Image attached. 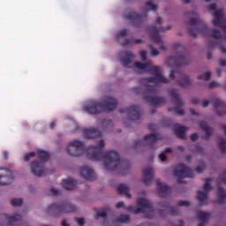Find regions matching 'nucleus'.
<instances>
[{"label":"nucleus","instance_id":"obj_1","mask_svg":"<svg viewBox=\"0 0 226 226\" xmlns=\"http://www.w3.org/2000/svg\"><path fill=\"white\" fill-rule=\"evenodd\" d=\"M103 147H105V142L101 140L97 147L90 148L95 154L94 160H100V162H102L105 169L114 170L119 165V155L116 152L100 153Z\"/></svg>","mask_w":226,"mask_h":226},{"label":"nucleus","instance_id":"obj_2","mask_svg":"<svg viewBox=\"0 0 226 226\" xmlns=\"http://www.w3.org/2000/svg\"><path fill=\"white\" fill-rule=\"evenodd\" d=\"M117 106V102L114 98L108 97L101 104L95 101H87L83 105L84 112L87 114H98L102 111V109L105 110H114Z\"/></svg>","mask_w":226,"mask_h":226},{"label":"nucleus","instance_id":"obj_3","mask_svg":"<svg viewBox=\"0 0 226 226\" xmlns=\"http://www.w3.org/2000/svg\"><path fill=\"white\" fill-rule=\"evenodd\" d=\"M39 158L41 162L35 161L30 164V172L36 176L37 177H41L47 174V170L45 169V162L49 160V153L40 150Z\"/></svg>","mask_w":226,"mask_h":226},{"label":"nucleus","instance_id":"obj_4","mask_svg":"<svg viewBox=\"0 0 226 226\" xmlns=\"http://www.w3.org/2000/svg\"><path fill=\"white\" fill-rule=\"evenodd\" d=\"M83 147L84 143L79 139H75L68 145L66 151L70 156H80Z\"/></svg>","mask_w":226,"mask_h":226},{"label":"nucleus","instance_id":"obj_5","mask_svg":"<svg viewBox=\"0 0 226 226\" xmlns=\"http://www.w3.org/2000/svg\"><path fill=\"white\" fill-rule=\"evenodd\" d=\"M13 179H15V177L11 171L4 168H0V186L11 185Z\"/></svg>","mask_w":226,"mask_h":226},{"label":"nucleus","instance_id":"obj_6","mask_svg":"<svg viewBox=\"0 0 226 226\" xmlns=\"http://www.w3.org/2000/svg\"><path fill=\"white\" fill-rule=\"evenodd\" d=\"M22 220V215L19 213L13 214L11 215L7 214L0 215V225L1 226H10L15 222Z\"/></svg>","mask_w":226,"mask_h":226},{"label":"nucleus","instance_id":"obj_7","mask_svg":"<svg viewBox=\"0 0 226 226\" xmlns=\"http://www.w3.org/2000/svg\"><path fill=\"white\" fill-rule=\"evenodd\" d=\"M213 180L211 178H207L205 180V185L202 191H199L197 194V199L199 200L201 206H204L207 202V192L211 190V183Z\"/></svg>","mask_w":226,"mask_h":226},{"label":"nucleus","instance_id":"obj_8","mask_svg":"<svg viewBox=\"0 0 226 226\" xmlns=\"http://www.w3.org/2000/svg\"><path fill=\"white\" fill-rule=\"evenodd\" d=\"M48 211H54V213H56L57 215H61L62 213H72V211H75V207L71 204H53L48 207Z\"/></svg>","mask_w":226,"mask_h":226},{"label":"nucleus","instance_id":"obj_9","mask_svg":"<svg viewBox=\"0 0 226 226\" xmlns=\"http://www.w3.org/2000/svg\"><path fill=\"white\" fill-rule=\"evenodd\" d=\"M209 11H213L214 15V20L213 25L214 26H222V23L223 22V11L222 9H218L216 7V4H212L208 6Z\"/></svg>","mask_w":226,"mask_h":226},{"label":"nucleus","instance_id":"obj_10","mask_svg":"<svg viewBox=\"0 0 226 226\" xmlns=\"http://www.w3.org/2000/svg\"><path fill=\"white\" fill-rule=\"evenodd\" d=\"M138 207L135 208L133 207H129L131 213H134V215H139V213H144L149 206H151V202L148 201L146 198L139 199L137 203Z\"/></svg>","mask_w":226,"mask_h":226},{"label":"nucleus","instance_id":"obj_11","mask_svg":"<svg viewBox=\"0 0 226 226\" xmlns=\"http://www.w3.org/2000/svg\"><path fill=\"white\" fill-rule=\"evenodd\" d=\"M174 176L178 177L179 183H181V178L183 177H192L193 175L192 174V170L186 168V166L180 165L175 168Z\"/></svg>","mask_w":226,"mask_h":226},{"label":"nucleus","instance_id":"obj_12","mask_svg":"<svg viewBox=\"0 0 226 226\" xmlns=\"http://www.w3.org/2000/svg\"><path fill=\"white\" fill-rule=\"evenodd\" d=\"M154 78L150 79V82H154V84H161L162 82H167V79L163 78V74H162V69L160 67H154Z\"/></svg>","mask_w":226,"mask_h":226},{"label":"nucleus","instance_id":"obj_13","mask_svg":"<svg viewBox=\"0 0 226 226\" xmlns=\"http://www.w3.org/2000/svg\"><path fill=\"white\" fill-rule=\"evenodd\" d=\"M153 168L151 167H147L143 170V178H142V183H144V185H148L149 181H151V179H153Z\"/></svg>","mask_w":226,"mask_h":226},{"label":"nucleus","instance_id":"obj_14","mask_svg":"<svg viewBox=\"0 0 226 226\" xmlns=\"http://www.w3.org/2000/svg\"><path fill=\"white\" fill-rule=\"evenodd\" d=\"M79 174L85 179H90L93 176V170L88 166H84L80 169Z\"/></svg>","mask_w":226,"mask_h":226},{"label":"nucleus","instance_id":"obj_15","mask_svg":"<svg viewBox=\"0 0 226 226\" xmlns=\"http://www.w3.org/2000/svg\"><path fill=\"white\" fill-rule=\"evenodd\" d=\"M133 57H135L133 56V53H132V52L124 53V59L121 61L122 65H124V68H130V64H131L132 59H133Z\"/></svg>","mask_w":226,"mask_h":226},{"label":"nucleus","instance_id":"obj_16","mask_svg":"<svg viewBox=\"0 0 226 226\" xmlns=\"http://www.w3.org/2000/svg\"><path fill=\"white\" fill-rule=\"evenodd\" d=\"M62 186L66 190H73L75 188V181L72 178L64 179L62 181Z\"/></svg>","mask_w":226,"mask_h":226},{"label":"nucleus","instance_id":"obj_17","mask_svg":"<svg viewBox=\"0 0 226 226\" xmlns=\"http://www.w3.org/2000/svg\"><path fill=\"white\" fill-rule=\"evenodd\" d=\"M100 135V132H96L95 129H87L85 132L86 139H94Z\"/></svg>","mask_w":226,"mask_h":226},{"label":"nucleus","instance_id":"obj_18","mask_svg":"<svg viewBox=\"0 0 226 226\" xmlns=\"http://www.w3.org/2000/svg\"><path fill=\"white\" fill-rule=\"evenodd\" d=\"M150 63H147L146 64H142L139 62L134 63V68H136V70H139V72H146V70H147V68L149 67Z\"/></svg>","mask_w":226,"mask_h":226},{"label":"nucleus","instance_id":"obj_19","mask_svg":"<svg viewBox=\"0 0 226 226\" xmlns=\"http://www.w3.org/2000/svg\"><path fill=\"white\" fill-rule=\"evenodd\" d=\"M24 203V200L20 198H13L11 200V205L13 206V207H19V206H22Z\"/></svg>","mask_w":226,"mask_h":226},{"label":"nucleus","instance_id":"obj_20","mask_svg":"<svg viewBox=\"0 0 226 226\" xmlns=\"http://www.w3.org/2000/svg\"><path fill=\"white\" fill-rule=\"evenodd\" d=\"M145 140L147 143L154 142L155 140H158V136L156 134H150L145 137Z\"/></svg>","mask_w":226,"mask_h":226},{"label":"nucleus","instance_id":"obj_21","mask_svg":"<svg viewBox=\"0 0 226 226\" xmlns=\"http://www.w3.org/2000/svg\"><path fill=\"white\" fill-rule=\"evenodd\" d=\"M151 37L154 41L160 42L162 41V37L158 34V31L154 30V32L151 34Z\"/></svg>","mask_w":226,"mask_h":226},{"label":"nucleus","instance_id":"obj_22","mask_svg":"<svg viewBox=\"0 0 226 226\" xmlns=\"http://www.w3.org/2000/svg\"><path fill=\"white\" fill-rule=\"evenodd\" d=\"M198 216H199V219L200 220V222H205L206 220H208L209 214L205 213V212H199Z\"/></svg>","mask_w":226,"mask_h":226},{"label":"nucleus","instance_id":"obj_23","mask_svg":"<svg viewBox=\"0 0 226 226\" xmlns=\"http://www.w3.org/2000/svg\"><path fill=\"white\" fill-rule=\"evenodd\" d=\"M218 195L220 197L219 202H223V199L226 198V192L223 190V188H219Z\"/></svg>","mask_w":226,"mask_h":226},{"label":"nucleus","instance_id":"obj_24","mask_svg":"<svg viewBox=\"0 0 226 226\" xmlns=\"http://www.w3.org/2000/svg\"><path fill=\"white\" fill-rule=\"evenodd\" d=\"M118 192L120 193H124L125 195H128V186L126 185H118Z\"/></svg>","mask_w":226,"mask_h":226},{"label":"nucleus","instance_id":"obj_25","mask_svg":"<svg viewBox=\"0 0 226 226\" xmlns=\"http://www.w3.org/2000/svg\"><path fill=\"white\" fill-rule=\"evenodd\" d=\"M157 186L159 187V190H161V192H168L169 191V186H167L165 184H162L160 181H157Z\"/></svg>","mask_w":226,"mask_h":226},{"label":"nucleus","instance_id":"obj_26","mask_svg":"<svg viewBox=\"0 0 226 226\" xmlns=\"http://www.w3.org/2000/svg\"><path fill=\"white\" fill-rule=\"evenodd\" d=\"M215 109H223V107H225V103H223L222 101L215 99Z\"/></svg>","mask_w":226,"mask_h":226},{"label":"nucleus","instance_id":"obj_27","mask_svg":"<svg viewBox=\"0 0 226 226\" xmlns=\"http://www.w3.org/2000/svg\"><path fill=\"white\" fill-rule=\"evenodd\" d=\"M35 156H36V153L30 152V153L24 155V161L25 162H29L31 158H34Z\"/></svg>","mask_w":226,"mask_h":226},{"label":"nucleus","instance_id":"obj_28","mask_svg":"<svg viewBox=\"0 0 226 226\" xmlns=\"http://www.w3.org/2000/svg\"><path fill=\"white\" fill-rule=\"evenodd\" d=\"M185 127H183L181 125H176V127H175V132L178 135H183V133H185Z\"/></svg>","mask_w":226,"mask_h":226},{"label":"nucleus","instance_id":"obj_29","mask_svg":"<svg viewBox=\"0 0 226 226\" xmlns=\"http://www.w3.org/2000/svg\"><path fill=\"white\" fill-rule=\"evenodd\" d=\"M146 6L147 8V10H150L152 11H154V10H156V4H153V2H147L146 4Z\"/></svg>","mask_w":226,"mask_h":226},{"label":"nucleus","instance_id":"obj_30","mask_svg":"<svg viewBox=\"0 0 226 226\" xmlns=\"http://www.w3.org/2000/svg\"><path fill=\"white\" fill-rule=\"evenodd\" d=\"M130 220V217L128 215H121L118 219V222L120 223H126Z\"/></svg>","mask_w":226,"mask_h":226},{"label":"nucleus","instance_id":"obj_31","mask_svg":"<svg viewBox=\"0 0 226 226\" xmlns=\"http://www.w3.org/2000/svg\"><path fill=\"white\" fill-rule=\"evenodd\" d=\"M209 77H211V73L207 72L203 75H200L199 79H200L201 80H209Z\"/></svg>","mask_w":226,"mask_h":226},{"label":"nucleus","instance_id":"obj_32","mask_svg":"<svg viewBox=\"0 0 226 226\" xmlns=\"http://www.w3.org/2000/svg\"><path fill=\"white\" fill-rule=\"evenodd\" d=\"M177 206L179 207H188V206H190V202L189 201H186V200H181V201H178V204H177Z\"/></svg>","mask_w":226,"mask_h":226},{"label":"nucleus","instance_id":"obj_33","mask_svg":"<svg viewBox=\"0 0 226 226\" xmlns=\"http://www.w3.org/2000/svg\"><path fill=\"white\" fill-rule=\"evenodd\" d=\"M106 216H107V212L100 211V212L97 213L96 219L105 218Z\"/></svg>","mask_w":226,"mask_h":226},{"label":"nucleus","instance_id":"obj_34","mask_svg":"<svg viewBox=\"0 0 226 226\" xmlns=\"http://www.w3.org/2000/svg\"><path fill=\"white\" fill-rule=\"evenodd\" d=\"M128 33L127 30H121L120 32H118V34H117V38H121L123 36H126V34Z\"/></svg>","mask_w":226,"mask_h":226},{"label":"nucleus","instance_id":"obj_35","mask_svg":"<svg viewBox=\"0 0 226 226\" xmlns=\"http://www.w3.org/2000/svg\"><path fill=\"white\" fill-rule=\"evenodd\" d=\"M146 56H147V53L145 50L139 51L141 61H146Z\"/></svg>","mask_w":226,"mask_h":226},{"label":"nucleus","instance_id":"obj_36","mask_svg":"<svg viewBox=\"0 0 226 226\" xmlns=\"http://www.w3.org/2000/svg\"><path fill=\"white\" fill-rule=\"evenodd\" d=\"M167 64H169L170 66H176V59L174 58L168 59Z\"/></svg>","mask_w":226,"mask_h":226},{"label":"nucleus","instance_id":"obj_37","mask_svg":"<svg viewBox=\"0 0 226 226\" xmlns=\"http://www.w3.org/2000/svg\"><path fill=\"white\" fill-rule=\"evenodd\" d=\"M160 52H158V49L152 48L151 49V56L154 57H156V56H159Z\"/></svg>","mask_w":226,"mask_h":226},{"label":"nucleus","instance_id":"obj_38","mask_svg":"<svg viewBox=\"0 0 226 226\" xmlns=\"http://www.w3.org/2000/svg\"><path fill=\"white\" fill-rule=\"evenodd\" d=\"M188 82H190V78H188L186 76L180 81L182 86H186V84H188Z\"/></svg>","mask_w":226,"mask_h":226},{"label":"nucleus","instance_id":"obj_39","mask_svg":"<svg viewBox=\"0 0 226 226\" xmlns=\"http://www.w3.org/2000/svg\"><path fill=\"white\" fill-rule=\"evenodd\" d=\"M159 158L161 162H165V160H167V155L165 154V153H162L161 154H159Z\"/></svg>","mask_w":226,"mask_h":226},{"label":"nucleus","instance_id":"obj_40","mask_svg":"<svg viewBox=\"0 0 226 226\" xmlns=\"http://www.w3.org/2000/svg\"><path fill=\"white\" fill-rule=\"evenodd\" d=\"M128 19H131L132 20H137V19H139V15L132 12V13H131V17H129Z\"/></svg>","mask_w":226,"mask_h":226},{"label":"nucleus","instance_id":"obj_41","mask_svg":"<svg viewBox=\"0 0 226 226\" xmlns=\"http://www.w3.org/2000/svg\"><path fill=\"white\" fill-rule=\"evenodd\" d=\"M77 223L79 226H84V223H85L84 218L77 219Z\"/></svg>","mask_w":226,"mask_h":226},{"label":"nucleus","instance_id":"obj_42","mask_svg":"<svg viewBox=\"0 0 226 226\" xmlns=\"http://www.w3.org/2000/svg\"><path fill=\"white\" fill-rule=\"evenodd\" d=\"M212 36L214 38H220V32L215 30L213 33H212Z\"/></svg>","mask_w":226,"mask_h":226},{"label":"nucleus","instance_id":"obj_43","mask_svg":"<svg viewBox=\"0 0 226 226\" xmlns=\"http://www.w3.org/2000/svg\"><path fill=\"white\" fill-rule=\"evenodd\" d=\"M202 170H204V166H198L196 168V172H198V174H200V172H202Z\"/></svg>","mask_w":226,"mask_h":226},{"label":"nucleus","instance_id":"obj_44","mask_svg":"<svg viewBox=\"0 0 226 226\" xmlns=\"http://www.w3.org/2000/svg\"><path fill=\"white\" fill-rule=\"evenodd\" d=\"M124 206V203H123L121 201L116 204L117 209H119V208L123 207Z\"/></svg>","mask_w":226,"mask_h":226},{"label":"nucleus","instance_id":"obj_45","mask_svg":"<svg viewBox=\"0 0 226 226\" xmlns=\"http://www.w3.org/2000/svg\"><path fill=\"white\" fill-rule=\"evenodd\" d=\"M197 139H199V134H197V133H194L191 136L192 140H196Z\"/></svg>","mask_w":226,"mask_h":226},{"label":"nucleus","instance_id":"obj_46","mask_svg":"<svg viewBox=\"0 0 226 226\" xmlns=\"http://www.w3.org/2000/svg\"><path fill=\"white\" fill-rule=\"evenodd\" d=\"M51 193L53 195H57V193H59V191L57 189H56V188H52L51 189Z\"/></svg>","mask_w":226,"mask_h":226},{"label":"nucleus","instance_id":"obj_47","mask_svg":"<svg viewBox=\"0 0 226 226\" xmlns=\"http://www.w3.org/2000/svg\"><path fill=\"white\" fill-rule=\"evenodd\" d=\"M207 28L206 27V26H203L200 29V33H202L203 34H206V30H207Z\"/></svg>","mask_w":226,"mask_h":226},{"label":"nucleus","instance_id":"obj_48","mask_svg":"<svg viewBox=\"0 0 226 226\" xmlns=\"http://www.w3.org/2000/svg\"><path fill=\"white\" fill-rule=\"evenodd\" d=\"M61 225H62V226H70V223H68V221L64 220V221H62Z\"/></svg>","mask_w":226,"mask_h":226},{"label":"nucleus","instance_id":"obj_49","mask_svg":"<svg viewBox=\"0 0 226 226\" xmlns=\"http://www.w3.org/2000/svg\"><path fill=\"white\" fill-rule=\"evenodd\" d=\"M207 105H209V101H207V100L203 101L202 107H207Z\"/></svg>","mask_w":226,"mask_h":226},{"label":"nucleus","instance_id":"obj_50","mask_svg":"<svg viewBox=\"0 0 226 226\" xmlns=\"http://www.w3.org/2000/svg\"><path fill=\"white\" fill-rule=\"evenodd\" d=\"M175 112H176V114L181 115V114H183V109H175Z\"/></svg>","mask_w":226,"mask_h":226},{"label":"nucleus","instance_id":"obj_51","mask_svg":"<svg viewBox=\"0 0 226 226\" xmlns=\"http://www.w3.org/2000/svg\"><path fill=\"white\" fill-rule=\"evenodd\" d=\"M219 64H220L221 66H225V64H226L225 60H220V61H219Z\"/></svg>","mask_w":226,"mask_h":226},{"label":"nucleus","instance_id":"obj_52","mask_svg":"<svg viewBox=\"0 0 226 226\" xmlns=\"http://www.w3.org/2000/svg\"><path fill=\"white\" fill-rule=\"evenodd\" d=\"M218 87V83L216 82L210 83V87Z\"/></svg>","mask_w":226,"mask_h":226},{"label":"nucleus","instance_id":"obj_53","mask_svg":"<svg viewBox=\"0 0 226 226\" xmlns=\"http://www.w3.org/2000/svg\"><path fill=\"white\" fill-rule=\"evenodd\" d=\"M160 49L161 50H166L167 46L165 44H161Z\"/></svg>","mask_w":226,"mask_h":226},{"label":"nucleus","instance_id":"obj_54","mask_svg":"<svg viewBox=\"0 0 226 226\" xmlns=\"http://www.w3.org/2000/svg\"><path fill=\"white\" fill-rule=\"evenodd\" d=\"M221 51L223 53V54H226V49L222 46H221Z\"/></svg>","mask_w":226,"mask_h":226},{"label":"nucleus","instance_id":"obj_55","mask_svg":"<svg viewBox=\"0 0 226 226\" xmlns=\"http://www.w3.org/2000/svg\"><path fill=\"white\" fill-rule=\"evenodd\" d=\"M174 72L173 71H171L170 72V79H174Z\"/></svg>","mask_w":226,"mask_h":226},{"label":"nucleus","instance_id":"obj_56","mask_svg":"<svg viewBox=\"0 0 226 226\" xmlns=\"http://www.w3.org/2000/svg\"><path fill=\"white\" fill-rule=\"evenodd\" d=\"M190 112H191L192 116L197 115V113H196L195 110H193V109H190Z\"/></svg>","mask_w":226,"mask_h":226},{"label":"nucleus","instance_id":"obj_57","mask_svg":"<svg viewBox=\"0 0 226 226\" xmlns=\"http://www.w3.org/2000/svg\"><path fill=\"white\" fill-rule=\"evenodd\" d=\"M54 126H56V122H51L50 128H54Z\"/></svg>","mask_w":226,"mask_h":226},{"label":"nucleus","instance_id":"obj_58","mask_svg":"<svg viewBox=\"0 0 226 226\" xmlns=\"http://www.w3.org/2000/svg\"><path fill=\"white\" fill-rule=\"evenodd\" d=\"M172 150L170 148H168L165 150V153H170Z\"/></svg>","mask_w":226,"mask_h":226},{"label":"nucleus","instance_id":"obj_59","mask_svg":"<svg viewBox=\"0 0 226 226\" xmlns=\"http://www.w3.org/2000/svg\"><path fill=\"white\" fill-rule=\"evenodd\" d=\"M162 22V19L158 18L157 19V23L160 24Z\"/></svg>","mask_w":226,"mask_h":226},{"label":"nucleus","instance_id":"obj_60","mask_svg":"<svg viewBox=\"0 0 226 226\" xmlns=\"http://www.w3.org/2000/svg\"><path fill=\"white\" fill-rule=\"evenodd\" d=\"M140 40H135V43H140Z\"/></svg>","mask_w":226,"mask_h":226},{"label":"nucleus","instance_id":"obj_61","mask_svg":"<svg viewBox=\"0 0 226 226\" xmlns=\"http://www.w3.org/2000/svg\"><path fill=\"white\" fill-rule=\"evenodd\" d=\"M204 130L205 132H207V130H209V127L206 126Z\"/></svg>","mask_w":226,"mask_h":226},{"label":"nucleus","instance_id":"obj_62","mask_svg":"<svg viewBox=\"0 0 226 226\" xmlns=\"http://www.w3.org/2000/svg\"><path fill=\"white\" fill-rule=\"evenodd\" d=\"M4 156H8V153H7V152H4Z\"/></svg>","mask_w":226,"mask_h":226},{"label":"nucleus","instance_id":"obj_63","mask_svg":"<svg viewBox=\"0 0 226 226\" xmlns=\"http://www.w3.org/2000/svg\"><path fill=\"white\" fill-rule=\"evenodd\" d=\"M210 1H213V0H205V3H210Z\"/></svg>","mask_w":226,"mask_h":226},{"label":"nucleus","instance_id":"obj_64","mask_svg":"<svg viewBox=\"0 0 226 226\" xmlns=\"http://www.w3.org/2000/svg\"><path fill=\"white\" fill-rule=\"evenodd\" d=\"M199 226H202V224H200Z\"/></svg>","mask_w":226,"mask_h":226}]
</instances>
